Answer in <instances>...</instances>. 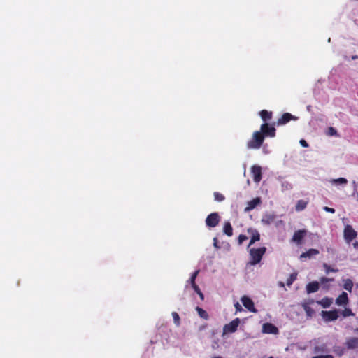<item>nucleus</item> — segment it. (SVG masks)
Here are the masks:
<instances>
[{
  "instance_id": "nucleus-1",
  "label": "nucleus",
  "mask_w": 358,
  "mask_h": 358,
  "mask_svg": "<svg viewBox=\"0 0 358 358\" xmlns=\"http://www.w3.org/2000/svg\"><path fill=\"white\" fill-rule=\"evenodd\" d=\"M265 138L259 131H255L252 138L247 142V148L251 150L259 149L264 141Z\"/></svg>"
},
{
  "instance_id": "nucleus-2",
  "label": "nucleus",
  "mask_w": 358,
  "mask_h": 358,
  "mask_svg": "<svg viewBox=\"0 0 358 358\" xmlns=\"http://www.w3.org/2000/svg\"><path fill=\"white\" fill-rule=\"evenodd\" d=\"M266 251V247H261L259 248H250L249 250L250 265H255L259 263L262 259L263 255Z\"/></svg>"
},
{
  "instance_id": "nucleus-3",
  "label": "nucleus",
  "mask_w": 358,
  "mask_h": 358,
  "mask_svg": "<svg viewBox=\"0 0 358 358\" xmlns=\"http://www.w3.org/2000/svg\"><path fill=\"white\" fill-rule=\"evenodd\" d=\"M259 131L262 134L265 138H274L276 135V129L274 125L270 124L267 122H264L260 126V129Z\"/></svg>"
},
{
  "instance_id": "nucleus-4",
  "label": "nucleus",
  "mask_w": 358,
  "mask_h": 358,
  "mask_svg": "<svg viewBox=\"0 0 358 358\" xmlns=\"http://www.w3.org/2000/svg\"><path fill=\"white\" fill-rule=\"evenodd\" d=\"M357 236V232L353 229V227L347 224L345 226L343 230V238L346 243L350 244Z\"/></svg>"
},
{
  "instance_id": "nucleus-5",
  "label": "nucleus",
  "mask_w": 358,
  "mask_h": 358,
  "mask_svg": "<svg viewBox=\"0 0 358 358\" xmlns=\"http://www.w3.org/2000/svg\"><path fill=\"white\" fill-rule=\"evenodd\" d=\"M220 221V217L217 213H212L206 219V224L210 228L215 227Z\"/></svg>"
},
{
  "instance_id": "nucleus-6",
  "label": "nucleus",
  "mask_w": 358,
  "mask_h": 358,
  "mask_svg": "<svg viewBox=\"0 0 358 358\" xmlns=\"http://www.w3.org/2000/svg\"><path fill=\"white\" fill-rule=\"evenodd\" d=\"M321 315L326 322L335 321L338 318V311L336 309L329 311L322 310Z\"/></svg>"
},
{
  "instance_id": "nucleus-7",
  "label": "nucleus",
  "mask_w": 358,
  "mask_h": 358,
  "mask_svg": "<svg viewBox=\"0 0 358 358\" xmlns=\"http://www.w3.org/2000/svg\"><path fill=\"white\" fill-rule=\"evenodd\" d=\"M240 324L239 318H236L229 324L224 326L223 332L224 334L234 333L237 330V328Z\"/></svg>"
},
{
  "instance_id": "nucleus-8",
  "label": "nucleus",
  "mask_w": 358,
  "mask_h": 358,
  "mask_svg": "<svg viewBox=\"0 0 358 358\" xmlns=\"http://www.w3.org/2000/svg\"><path fill=\"white\" fill-rule=\"evenodd\" d=\"M307 234L306 229H299L294 232L292 241L295 243L296 245H300L302 244V241Z\"/></svg>"
},
{
  "instance_id": "nucleus-9",
  "label": "nucleus",
  "mask_w": 358,
  "mask_h": 358,
  "mask_svg": "<svg viewBox=\"0 0 358 358\" xmlns=\"http://www.w3.org/2000/svg\"><path fill=\"white\" fill-rule=\"evenodd\" d=\"M241 300L244 307L249 311L255 313L257 312V310L255 308L254 303L250 298L247 296H243L241 297Z\"/></svg>"
},
{
  "instance_id": "nucleus-10",
  "label": "nucleus",
  "mask_w": 358,
  "mask_h": 358,
  "mask_svg": "<svg viewBox=\"0 0 358 358\" xmlns=\"http://www.w3.org/2000/svg\"><path fill=\"white\" fill-rule=\"evenodd\" d=\"M251 173L252 175L253 180L258 183L261 181L262 178V168L257 165H253L251 167Z\"/></svg>"
},
{
  "instance_id": "nucleus-11",
  "label": "nucleus",
  "mask_w": 358,
  "mask_h": 358,
  "mask_svg": "<svg viewBox=\"0 0 358 358\" xmlns=\"http://www.w3.org/2000/svg\"><path fill=\"white\" fill-rule=\"evenodd\" d=\"M298 117L292 115L289 113H285L282 114L281 117H280L277 121L278 125H283L288 123L291 120H296Z\"/></svg>"
},
{
  "instance_id": "nucleus-12",
  "label": "nucleus",
  "mask_w": 358,
  "mask_h": 358,
  "mask_svg": "<svg viewBox=\"0 0 358 358\" xmlns=\"http://www.w3.org/2000/svg\"><path fill=\"white\" fill-rule=\"evenodd\" d=\"M345 345L348 350H358V338H348L345 342Z\"/></svg>"
},
{
  "instance_id": "nucleus-13",
  "label": "nucleus",
  "mask_w": 358,
  "mask_h": 358,
  "mask_svg": "<svg viewBox=\"0 0 358 358\" xmlns=\"http://www.w3.org/2000/svg\"><path fill=\"white\" fill-rule=\"evenodd\" d=\"M319 253L320 251L317 249L311 248L306 252L301 253L299 258L301 260L307 258L311 259L312 257L317 255Z\"/></svg>"
},
{
  "instance_id": "nucleus-14",
  "label": "nucleus",
  "mask_w": 358,
  "mask_h": 358,
  "mask_svg": "<svg viewBox=\"0 0 358 358\" xmlns=\"http://www.w3.org/2000/svg\"><path fill=\"white\" fill-rule=\"evenodd\" d=\"M248 232L251 234V238L248 245V248L253 245L256 241H259L260 234L259 231L256 229H248Z\"/></svg>"
},
{
  "instance_id": "nucleus-15",
  "label": "nucleus",
  "mask_w": 358,
  "mask_h": 358,
  "mask_svg": "<svg viewBox=\"0 0 358 358\" xmlns=\"http://www.w3.org/2000/svg\"><path fill=\"white\" fill-rule=\"evenodd\" d=\"M261 203V199L259 197H256L253 199L252 200H250L248 202L247 206L245 208V212H249L252 210H253L255 208L257 207L259 204Z\"/></svg>"
},
{
  "instance_id": "nucleus-16",
  "label": "nucleus",
  "mask_w": 358,
  "mask_h": 358,
  "mask_svg": "<svg viewBox=\"0 0 358 358\" xmlns=\"http://www.w3.org/2000/svg\"><path fill=\"white\" fill-rule=\"evenodd\" d=\"M348 302V294L345 292H343L336 299V303L338 306H345Z\"/></svg>"
},
{
  "instance_id": "nucleus-17",
  "label": "nucleus",
  "mask_w": 358,
  "mask_h": 358,
  "mask_svg": "<svg viewBox=\"0 0 358 358\" xmlns=\"http://www.w3.org/2000/svg\"><path fill=\"white\" fill-rule=\"evenodd\" d=\"M314 303V301L313 299L310 300L309 302H303L301 304L302 308H303L306 315L308 317H312L313 314L315 313L314 310L310 307V304H312Z\"/></svg>"
},
{
  "instance_id": "nucleus-18",
  "label": "nucleus",
  "mask_w": 358,
  "mask_h": 358,
  "mask_svg": "<svg viewBox=\"0 0 358 358\" xmlns=\"http://www.w3.org/2000/svg\"><path fill=\"white\" fill-rule=\"evenodd\" d=\"M263 331L266 334H276L278 333V329L271 323H265L263 325Z\"/></svg>"
},
{
  "instance_id": "nucleus-19",
  "label": "nucleus",
  "mask_w": 358,
  "mask_h": 358,
  "mask_svg": "<svg viewBox=\"0 0 358 358\" xmlns=\"http://www.w3.org/2000/svg\"><path fill=\"white\" fill-rule=\"evenodd\" d=\"M306 289V292L308 294L316 292L320 289L319 282L317 281H313L311 282H309L308 284H307Z\"/></svg>"
},
{
  "instance_id": "nucleus-20",
  "label": "nucleus",
  "mask_w": 358,
  "mask_h": 358,
  "mask_svg": "<svg viewBox=\"0 0 358 358\" xmlns=\"http://www.w3.org/2000/svg\"><path fill=\"white\" fill-rule=\"evenodd\" d=\"M275 219V215L274 214L266 213L263 215V217L261 220V222L264 224L268 225V224H271L272 222H273Z\"/></svg>"
},
{
  "instance_id": "nucleus-21",
  "label": "nucleus",
  "mask_w": 358,
  "mask_h": 358,
  "mask_svg": "<svg viewBox=\"0 0 358 358\" xmlns=\"http://www.w3.org/2000/svg\"><path fill=\"white\" fill-rule=\"evenodd\" d=\"M333 303V299L329 297H324L321 300L317 301V303L320 305L324 308H327L330 307V306Z\"/></svg>"
},
{
  "instance_id": "nucleus-22",
  "label": "nucleus",
  "mask_w": 358,
  "mask_h": 358,
  "mask_svg": "<svg viewBox=\"0 0 358 358\" xmlns=\"http://www.w3.org/2000/svg\"><path fill=\"white\" fill-rule=\"evenodd\" d=\"M259 115L262 120L266 122L267 121L271 120L273 113L271 111H268L266 110H262L259 112Z\"/></svg>"
},
{
  "instance_id": "nucleus-23",
  "label": "nucleus",
  "mask_w": 358,
  "mask_h": 358,
  "mask_svg": "<svg viewBox=\"0 0 358 358\" xmlns=\"http://www.w3.org/2000/svg\"><path fill=\"white\" fill-rule=\"evenodd\" d=\"M223 232L228 236H231L233 235V228L229 222H224Z\"/></svg>"
},
{
  "instance_id": "nucleus-24",
  "label": "nucleus",
  "mask_w": 358,
  "mask_h": 358,
  "mask_svg": "<svg viewBox=\"0 0 358 358\" xmlns=\"http://www.w3.org/2000/svg\"><path fill=\"white\" fill-rule=\"evenodd\" d=\"M308 202L304 200H299L296 204L295 209L296 211H301L307 206Z\"/></svg>"
},
{
  "instance_id": "nucleus-25",
  "label": "nucleus",
  "mask_w": 358,
  "mask_h": 358,
  "mask_svg": "<svg viewBox=\"0 0 358 358\" xmlns=\"http://www.w3.org/2000/svg\"><path fill=\"white\" fill-rule=\"evenodd\" d=\"M196 312L198 313L199 315L200 316V317L204 319V320H208L209 316H208V313L204 310L203 308L197 306L196 308Z\"/></svg>"
},
{
  "instance_id": "nucleus-26",
  "label": "nucleus",
  "mask_w": 358,
  "mask_h": 358,
  "mask_svg": "<svg viewBox=\"0 0 358 358\" xmlns=\"http://www.w3.org/2000/svg\"><path fill=\"white\" fill-rule=\"evenodd\" d=\"M331 183L333 185H345L348 183V180L345 178H338L333 179L332 180H331Z\"/></svg>"
},
{
  "instance_id": "nucleus-27",
  "label": "nucleus",
  "mask_w": 358,
  "mask_h": 358,
  "mask_svg": "<svg viewBox=\"0 0 358 358\" xmlns=\"http://www.w3.org/2000/svg\"><path fill=\"white\" fill-rule=\"evenodd\" d=\"M334 352L339 357H341L345 353V348L341 346H334L333 348Z\"/></svg>"
},
{
  "instance_id": "nucleus-28",
  "label": "nucleus",
  "mask_w": 358,
  "mask_h": 358,
  "mask_svg": "<svg viewBox=\"0 0 358 358\" xmlns=\"http://www.w3.org/2000/svg\"><path fill=\"white\" fill-rule=\"evenodd\" d=\"M353 287V282L350 279H346L344 280L343 288L348 291L352 292Z\"/></svg>"
},
{
  "instance_id": "nucleus-29",
  "label": "nucleus",
  "mask_w": 358,
  "mask_h": 358,
  "mask_svg": "<svg viewBox=\"0 0 358 358\" xmlns=\"http://www.w3.org/2000/svg\"><path fill=\"white\" fill-rule=\"evenodd\" d=\"M322 266H323L324 271H325V273L327 274H328V273H329L331 272H332V273H337L338 271V268H332V267H331L329 265H328L326 263H324Z\"/></svg>"
},
{
  "instance_id": "nucleus-30",
  "label": "nucleus",
  "mask_w": 358,
  "mask_h": 358,
  "mask_svg": "<svg viewBox=\"0 0 358 358\" xmlns=\"http://www.w3.org/2000/svg\"><path fill=\"white\" fill-rule=\"evenodd\" d=\"M296 278H297V273H292L286 281L287 285L288 286L292 285V283L296 280Z\"/></svg>"
},
{
  "instance_id": "nucleus-31",
  "label": "nucleus",
  "mask_w": 358,
  "mask_h": 358,
  "mask_svg": "<svg viewBox=\"0 0 358 358\" xmlns=\"http://www.w3.org/2000/svg\"><path fill=\"white\" fill-rule=\"evenodd\" d=\"M199 271H200L199 270H196L192 274L189 280H188V282L191 284V285L196 284L195 280H196V278Z\"/></svg>"
},
{
  "instance_id": "nucleus-32",
  "label": "nucleus",
  "mask_w": 358,
  "mask_h": 358,
  "mask_svg": "<svg viewBox=\"0 0 358 358\" xmlns=\"http://www.w3.org/2000/svg\"><path fill=\"white\" fill-rule=\"evenodd\" d=\"M172 317L173 318L175 324L177 327H179L180 325V318L179 315L176 312H173Z\"/></svg>"
},
{
  "instance_id": "nucleus-33",
  "label": "nucleus",
  "mask_w": 358,
  "mask_h": 358,
  "mask_svg": "<svg viewBox=\"0 0 358 358\" xmlns=\"http://www.w3.org/2000/svg\"><path fill=\"white\" fill-rule=\"evenodd\" d=\"M213 195L215 200L217 201L221 202L225 199L224 196L220 192H215Z\"/></svg>"
},
{
  "instance_id": "nucleus-34",
  "label": "nucleus",
  "mask_w": 358,
  "mask_h": 358,
  "mask_svg": "<svg viewBox=\"0 0 358 358\" xmlns=\"http://www.w3.org/2000/svg\"><path fill=\"white\" fill-rule=\"evenodd\" d=\"M342 315L344 317H349V316H354L355 314L352 313V310L348 308H345L342 312Z\"/></svg>"
},
{
  "instance_id": "nucleus-35",
  "label": "nucleus",
  "mask_w": 358,
  "mask_h": 358,
  "mask_svg": "<svg viewBox=\"0 0 358 358\" xmlns=\"http://www.w3.org/2000/svg\"><path fill=\"white\" fill-rule=\"evenodd\" d=\"M326 349H327V347L325 345H318V346H315L314 348V351H315V352H324L326 350Z\"/></svg>"
},
{
  "instance_id": "nucleus-36",
  "label": "nucleus",
  "mask_w": 358,
  "mask_h": 358,
  "mask_svg": "<svg viewBox=\"0 0 358 358\" xmlns=\"http://www.w3.org/2000/svg\"><path fill=\"white\" fill-rule=\"evenodd\" d=\"M248 239V237L244 234H240L238 237V243L239 245H241L243 241Z\"/></svg>"
},
{
  "instance_id": "nucleus-37",
  "label": "nucleus",
  "mask_w": 358,
  "mask_h": 358,
  "mask_svg": "<svg viewBox=\"0 0 358 358\" xmlns=\"http://www.w3.org/2000/svg\"><path fill=\"white\" fill-rule=\"evenodd\" d=\"M331 281H334V278H325V277H322L320 279V282L321 284H324L326 282H331Z\"/></svg>"
},
{
  "instance_id": "nucleus-38",
  "label": "nucleus",
  "mask_w": 358,
  "mask_h": 358,
  "mask_svg": "<svg viewBox=\"0 0 358 358\" xmlns=\"http://www.w3.org/2000/svg\"><path fill=\"white\" fill-rule=\"evenodd\" d=\"M329 135L330 136H335L337 134V131L334 128V127H330L329 128V132H328Z\"/></svg>"
},
{
  "instance_id": "nucleus-39",
  "label": "nucleus",
  "mask_w": 358,
  "mask_h": 358,
  "mask_svg": "<svg viewBox=\"0 0 358 358\" xmlns=\"http://www.w3.org/2000/svg\"><path fill=\"white\" fill-rule=\"evenodd\" d=\"M323 209H324V211L328 212V213H335V209L334 208H329L328 206H324Z\"/></svg>"
},
{
  "instance_id": "nucleus-40",
  "label": "nucleus",
  "mask_w": 358,
  "mask_h": 358,
  "mask_svg": "<svg viewBox=\"0 0 358 358\" xmlns=\"http://www.w3.org/2000/svg\"><path fill=\"white\" fill-rule=\"evenodd\" d=\"M312 358H334V357L331 355H317L314 356Z\"/></svg>"
},
{
  "instance_id": "nucleus-41",
  "label": "nucleus",
  "mask_w": 358,
  "mask_h": 358,
  "mask_svg": "<svg viewBox=\"0 0 358 358\" xmlns=\"http://www.w3.org/2000/svg\"><path fill=\"white\" fill-rule=\"evenodd\" d=\"M191 286L194 289L195 292L198 293L201 291L200 288L199 287V286L196 284L192 285Z\"/></svg>"
},
{
  "instance_id": "nucleus-42",
  "label": "nucleus",
  "mask_w": 358,
  "mask_h": 358,
  "mask_svg": "<svg viewBox=\"0 0 358 358\" xmlns=\"http://www.w3.org/2000/svg\"><path fill=\"white\" fill-rule=\"evenodd\" d=\"M300 144L303 147V148H307L308 147V143L304 140V139H301L300 141Z\"/></svg>"
},
{
  "instance_id": "nucleus-43",
  "label": "nucleus",
  "mask_w": 358,
  "mask_h": 358,
  "mask_svg": "<svg viewBox=\"0 0 358 358\" xmlns=\"http://www.w3.org/2000/svg\"><path fill=\"white\" fill-rule=\"evenodd\" d=\"M213 245L217 248H220V246H218V242H217V238H213Z\"/></svg>"
},
{
  "instance_id": "nucleus-44",
  "label": "nucleus",
  "mask_w": 358,
  "mask_h": 358,
  "mask_svg": "<svg viewBox=\"0 0 358 358\" xmlns=\"http://www.w3.org/2000/svg\"><path fill=\"white\" fill-rule=\"evenodd\" d=\"M235 307H236V310L240 311L242 310L241 306L238 303H236L235 304Z\"/></svg>"
},
{
  "instance_id": "nucleus-45",
  "label": "nucleus",
  "mask_w": 358,
  "mask_h": 358,
  "mask_svg": "<svg viewBox=\"0 0 358 358\" xmlns=\"http://www.w3.org/2000/svg\"><path fill=\"white\" fill-rule=\"evenodd\" d=\"M198 295L199 296V297L201 298V300H203L204 299V295L202 293L201 291H200L199 292L197 293Z\"/></svg>"
},
{
  "instance_id": "nucleus-46",
  "label": "nucleus",
  "mask_w": 358,
  "mask_h": 358,
  "mask_svg": "<svg viewBox=\"0 0 358 358\" xmlns=\"http://www.w3.org/2000/svg\"><path fill=\"white\" fill-rule=\"evenodd\" d=\"M353 248L356 250H358V241H356L353 243Z\"/></svg>"
},
{
  "instance_id": "nucleus-47",
  "label": "nucleus",
  "mask_w": 358,
  "mask_h": 358,
  "mask_svg": "<svg viewBox=\"0 0 358 358\" xmlns=\"http://www.w3.org/2000/svg\"><path fill=\"white\" fill-rule=\"evenodd\" d=\"M352 58V59H355L357 58V56H353Z\"/></svg>"
},
{
  "instance_id": "nucleus-48",
  "label": "nucleus",
  "mask_w": 358,
  "mask_h": 358,
  "mask_svg": "<svg viewBox=\"0 0 358 358\" xmlns=\"http://www.w3.org/2000/svg\"><path fill=\"white\" fill-rule=\"evenodd\" d=\"M213 358H222V357L220 356H217V357H214Z\"/></svg>"
},
{
  "instance_id": "nucleus-49",
  "label": "nucleus",
  "mask_w": 358,
  "mask_h": 358,
  "mask_svg": "<svg viewBox=\"0 0 358 358\" xmlns=\"http://www.w3.org/2000/svg\"><path fill=\"white\" fill-rule=\"evenodd\" d=\"M269 358H273V357H269Z\"/></svg>"
}]
</instances>
